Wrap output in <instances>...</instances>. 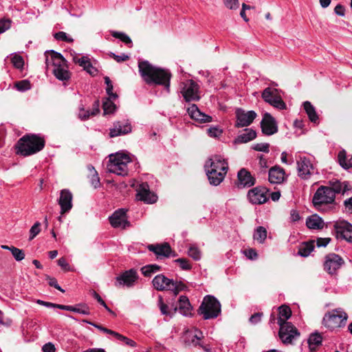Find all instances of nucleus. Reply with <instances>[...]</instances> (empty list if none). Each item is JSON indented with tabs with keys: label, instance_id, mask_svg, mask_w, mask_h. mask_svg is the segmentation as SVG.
<instances>
[{
	"label": "nucleus",
	"instance_id": "f3484780",
	"mask_svg": "<svg viewBox=\"0 0 352 352\" xmlns=\"http://www.w3.org/2000/svg\"><path fill=\"white\" fill-rule=\"evenodd\" d=\"M138 278L137 271L134 269L126 270L116 277V286L133 287Z\"/></svg>",
	"mask_w": 352,
	"mask_h": 352
},
{
	"label": "nucleus",
	"instance_id": "20e7f679",
	"mask_svg": "<svg viewBox=\"0 0 352 352\" xmlns=\"http://www.w3.org/2000/svg\"><path fill=\"white\" fill-rule=\"evenodd\" d=\"M334 192L331 187L321 186L314 193L312 202L319 211L326 210V206L335 201Z\"/></svg>",
	"mask_w": 352,
	"mask_h": 352
},
{
	"label": "nucleus",
	"instance_id": "0e129e2a",
	"mask_svg": "<svg viewBox=\"0 0 352 352\" xmlns=\"http://www.w3.org/2000/svg\"><path fill=\"white\" fill-rule=\"evenodd\" d=\"M109 56L114 58L118 63H121L127 60L129 58L128 55L122 54L121 55H116V54L111 52Z\"/></svg>",
	"mask_w": 352,
	"mask_h": 352
},
{
	"label": "nucleus",
	"instance_id": "de8ad7c7",
	"mask_svg": "<svg viewBox=\"0 0 352 352\" xmlns=\"http://www.w3.org/2000/svg\"><path fill=\"white\" fill-rule=\"evenodd\" d=\"M66 65L67 60L60 53L57 52L55 54V58L54 59V66L52 69H56V67H61Z\"/></svg>",
	"mask_w": 352,
	"mask_h": 352
},
{
	"label": "nucleus",
	"instance_id": "72a5a7b5",
	"mask_svg": "<svg viewBox=\"0 0 352 352\" xmlns=\"http://www.w3.org/2000/svg\"><path fill=\"white\" fill-rule=\"evenodd\" d=\"M303 107L309 120L314 124L318 123V116L314 107L311 104V102L309 101L305 102L303 103Z\"/></svg>",
	"mask_w": 352,
	"mask_h": 352
},
{
	"label": "nucleus",
	"instance_id": "f704fd0d",
	"mask_svg": "<svg viewBox=\"0 0 352 352\" xmlns=\"http://www.w3.org/2000/svg\"><path fill=\"white\" fill-rule=\"evenodd\" d=\"M314 243L315 241L314 240L302 243L299 246L298 254L301 256H308L314 249Z\"/></svg>",
	"mask_w": 352,
	"mask_h": 352
},
{
	"label": "nucleus",
	"instance_id": "79ce46f5",
	"mask_svg": "<svg viewBox=\"0 0 352 352\" xmlns=\"http://www.w3.org/2000/svg\"><path fill=\"white\" fill-rule=\"evenodd\" d=\"M338 160L340 166L345 169L352 168V157L346 160L344 153H340L338 155Z\"/></svg>",
	"mask_w": 352,
	"mask_h": 352
},
{
	"label": "nucleus",
	"instance_id": "a19ab883",
	"mask_svg": "<svg viewBox=\"0 0 352 352\" xmlns=\"http://www.w3.org/2000/svg\"><path fill=\"white\" fill-rule=\"evenodd\" d=\"M77 63L80 66L82 67L87 72L91 74V69H93V67L89 58L87 56H82L81 58H78Z\"/></svg>",
	"mask_w": 352,
	"mask_h": 352
},
{
	"label": "nucleus",
	"instance_id": "c756f323",
	"mask_svg": "<svg viewBox=\"0 0 352 352\" xmlns=\"http://www.w3.org/2000/svg\"><path fill=\"white\" fill-rule=\"evenodd\" d=\"M178 309L179 312L185 316H188L191 314V305L188 298L186 296H181L178 301Z\"/></svg>",
	"mask_w": 352,
	"mask_h": 352
},
{
	"label": "nucleus",
	"instance_id": "ea45409f",
	"mask_svg": "<svg viewBox=\"0 0 352 352\" xmlns=\"http://www.w3.org/2000/svg\"><path fill=\"white\" fill-rule=\"evenodd\" d=\"M331 190L334 192V196L336 197V194L342 193L344 194L347 190V186L345 184L340 182V181H336L333 184V186L331 187Z\"/></svg>",
	"mask_w": 352,
	"mask_h": 352
},
{
	"label": "nucleus",
	"instance_id": "2f4dec72",
	"mask_svg": "<svg viewBox=\"0 0 352 352\" xmlns=\"http://www.w3.org/2000/svg\"><path fill=\"white\" fill-rule=\"evenodd\" d=\"M291 309L287 305H281L278 307V324L289 323L287 320L291 317Z\"/></svg>",
	"mask_w": 352,
	"mask_h": 352
},
{
	"label": "nucleus",
	"instance_id": "680f3d73",
	"mask_svg": "<svg viewBox=\"0 0 352 352\" xmlns=\"http://www.w3.org/2000/svg\"><path fill=\"white\" fill-rule=\"evenodd\" d=\"M91 116V111L89 110H85L83 107L80 108L79 113H78V118L81 120H88L90 116Z\"/></svg>",
	"mask_w": 352,
	"mask_h": 352
},
{
	"label": "nucleus",
	"instance_id": "393cba45",
	"mask_svg": "<svg viewBox=\"0 0 352 352\" xmlns=\"http://www.w3.org/2000/svg\"><path fill=\"white\" fill-rule=\"evenodd\" d=\"M187 112L191 119L199 123H207L212 121L211 116L201 112L195 104L187 108Z\"/></svg>",
	"mask_w": 352,
	"mask_h": 352
},
{
	"label": "nucleus",
	"instance_id": "aec40b11",
	"mask_svg": "<svg viewBox=\"0 0 352 352\" xmlns=\"http://www.w3.org/2000/svg\"><path fill=\"white\" fill-rule=\"evenodd\" d=\"M205 170L215 169L217 172H225L226 174L228 170V164L225 159L221 155H214L208 159L205 164Z\"/></svg>",
	"mask_w": 352,
	"mask_h": 352
},
{
	"label": "nucleus",
	"instance_id": "37998d69",
	"mask_svg": "<svg viewBox=\"0 0 352 352\" xmlns=\"http://www.w3.org/2000/svg\"><path fill=\"white\" fill-rule=\"evenodd\" d=\"M57 52L54 50L47 51L45 53V65L47 69H50L51 67L54 66V59L55 58V54Z\"/></svg>",
	"mask_w": 352,
	"mask_h": 352
},
{
	"label": "nucleus",
	"instance_id": "4468645a",
	"mask_svg": "<svg viewBox=\"0 0 352 352\" xmlns=\"http://www.w3.org/2000/svg\"><path fill=\"white\" fill-rule=\"evenodd\" d=\"M297 170L298 175L302 179H308L314 173V167L306 157H300L297 160Z\"/></svg>",
	"mask_w": 352,
	"mask_h": 352
},
{
	"label": "nucleus",
	"instance_id": "69168bd1",
	"mask_svg": "<svg viewBox=\"0 0 352 352\" xmlns=\"http://www.w3.org/2000/svg\"><path fill=\"white\" fill-rule=\"evenodd\" d=\"M47 280H48V284L51 287H54V288L57 289L58 290L60 291L61 292H65V290L63 289L58 284V282L55 278H51L50 276L47 277Z\"/></svg>",
	"mask_w": 352,
	"mask_h": 352
},
{
	"label": "nucleus",
	"instance_id": "6ab92c4d",
	"mask_svg": "<svg viewBox=\"0 0 352 352\" xmlns=\"http://www.w3.org/2000/svg\"><path fill=\"white\" fill-rule=\"evenodd\" d=\"M263 133L272 135L278 132V125L276 120L269 113H265L261 122Z\"/></svg>",
	"mask_w": 352,
	"mask_h": 352
},
{
	"label": "nucleus",
	"instance_id": "e2e57ef3",
	"mask_svg": "<svg viewBox=\"0 0 352 352\" xmlns=\"http://www.w3.org/2000/svg\"><path fill=\"white\" fill-rule=\"evenodd\" d=\"M11 21L9 19L0 20V34L3 33L10 28Z\"/></svg>",
	"mask_w": 352,
	"mask_h": 352
},
{
	"label": "nucleus",
	"instance_id": "0eeeda50",
	"mask_svg": "<svg viewBox=\"0 0 352 352\" xmlns=\"http://www.w3.org/2000/svg\"><path fill=\"white\" fill-rule=\"evenodd\" d=\"M280 91L276 88L267 87L262 93V98L265 102L280 110L286 109V104L280 94Z\"/></svg>",
	"mask_w": 352,
	"mask_h": 352
},
{
	"label": "nucleus",
	"instance_id": "58836bf2",
	"mask_svg": "<svg viewBox=\"0 0 352 352\" xmlns=\"http://www.w3.org/2000/svg\"><path fill=\"white\" fill-rule=\"evenodd\" d=\"M57 308L62 309V310H67V311L76 312V313L81 314L83 315H89V311L87 308V309H80V308H77L76 307H73V306H70V305H60L59 306H57Z\"/></svg>",
	"mask_w": 352,
	"mask_h": 352
},
{
	"label": "nucleus",
	"instance_id": "423d86ee",
	"mask_svg": "<svg viewBox=\"0 0 352 352\" xmlns=\"http://www.w3.org/2000/svg\"><path fill=\"white\" fill-rule=\"evenodd\" d=\"M198 312L205 320L216 318L221 313V304L214 296L208 295L204 298Z\"/></svg>",
	"mask_w": 352,
	"mask_h": 352
},
{
	"label": "nucleus",
	"instance_id": "e433bc0d",
	"mask_svg": "<svg viewBox=\"0 0 352 352\" xmlns=\"http://www.w3.org/2000/svg\"><path fill=\"white\" fill-rule=\"evenodd\" d=\"M267 237V230L263 226H258L254 234V239L260 243H263Z\"/></svg>",
	"mask_w": 352,
	"mask_h": 352
},
{
	"label": "nucleus",
	"instance_id": "bf43d9fd",
	"mask_svg": "<svg viewBox=\"0 0 352 352\" xmlns=\"http://www.w3.org/2000/svg\"><path fill=\"white\" fill-rule=\"evenodd\" d=\"M84 322L93 325L94 327H95L96 328H97L98 329H99L100 331H102L104 333L112 335L113 336H114V333H116V331H112L111 329H107L106 327H102V326H101L100 324H96V323H94V322H88L86 320H85Z\"/></svg>",
	"mask_w": 352,
	"mask_h": 352
},
{
	"label": "nucleus",
	"instance_id": "4c0bfd02",
	"mask_svg": "<svg viewBox=\"0 0 352 352\" xmlns=\"http://www.w3.org/2000/svg\"><path fill=\"white\" fill-rule=\"evenodd\" d=\"M111 99L112 98L109 97L107 98H105L104 100L103 101L102 108L104 111V114L112 113L115 111L116 107V104L111 100Z\"/></svg>",
	"mask_w": 352,
	"mask_h": 352
},
{
	"label": "nucleus",
	"instance_id": "7c9ffc66",
	"mask_svg": "<svg viewBox=\"0 0 352 352\" xmlns=\"http://www.w3.org/2000/svg\"><path fill=\"white\" fill-rule=\"evenodd\" d=\"M256 136V133L252 129H245L244 133L238 135L235 139V143L242 144L254 140Z\"/></svg>",
	"mask_w": 352,
	"mask_h": 352
},
{
	"label": "nucleus",
	"instance_id": "9b49d317",
	"mask_svg": "<svg viewBox=\"0 0 352 352\" xmlns=\"http://www.w3.org/2000/svg\"><path fill=\"white\" fill-rule=\"evenodd\" d=\"M278 325L280 326L278 335L284 344H291L293 340L300 336L298 330L291 322Z\"/></svg>",
	"mask_w": 352,
	"mask_h": 352
},
{
	"label": "nucleus",
	"instance_id": "bb28decb",
	"mask_svg": "<svg viewBox=\"0 0 352 352\" xmlns=\"http://www.w3.org/2000/svg\"><path fill=\"white\" fill-rule=\"evenodd\" d=\"M285 170L279 166H274L269 170L268 179L271 184H279L285 180Z\"/></svg>",
	"mask_w": 352,
	"mask_h": 352
},
{
	"label": "nucleus",
	"instance_id": "412c9836",
	"mask_svg": "<svg viewBox=\"0 0 352 352\" xmlns=\"http://www.w3.org/2000/svg\"><path fill=\"white\" fill-rule=\"evenodd\" d=\"M203 333L197 329L187 330L185 331L183 339L185 344L190 347L201 346V340L203 338Z\"/></svg>",
	"mask_w": 352,
	"mask_h": 352
},
{
	"label": "nucleus",
	"instance_id": "5fc2aeb1",
	"mask_svg": "<svg viewBox=\"0 0 352 352\" xmlns=\"http://www.w3.org/2000/svg\"><path fill=\"white\" fill-rule=\"evenodd\" d=\"M224 6L230 10H236L239 8V0H223Z\"/></svg>",
	"mask_w": 352,
	"mask_h": 352
},
{
	"label": "nucleus",
	"instance_id": "864d4df0",
	"mask_svg": "<svg viewBox=\"0 0 352 352\" xmlns=\"http://www.w3.org/2000/svg\"><path fill=\"white\" fill-rule=\"evenodd\" d=\"M54 38L56 39V40H58V41H65V42H67V43H72L73 42V38H72L71 37H69L65 32H56L55 34H54Z\"/></svg>",
	"mask_w": 352,
	"mask_h": 352
},
{
	"label": "nucleus",
	"instance_id": "a878e982",
	"mask_svg": "<svg viewBox=\"0 0 352 352\" xmlns=\"http://www.w3.org/2000/svg\"><path fill=\"white\" fill-rule=\"evenodd\" d=\"M148 249L153 252L157 258L160 257H166L168 258L171 255L173 256H175L176 255L175 254H173V251L171 250V248L170 245L167 243H164L162 244H156V245H149L148 246Z\"/></svg>",
	"mask_w": 352,
	"mask_h": 352
},
{
	"label": "nucleus",
	"instance_id": "49530a36",
	"mask_svg": "<svg viewBox=\"0 0 352 352\" xmlns=\"http://www.w3.org/2000/svg\"><path fill=\"white\" fill-rule=\"evenodd\" d=\"M104 82L107 85L106 91L109 97L113 99L117 98L118 95L115 93H113V87L110 78L108 76L104 77Z\"/></svg>",
	"mask_w": 352,
	"mask_h": 352
},
{
	"label": "nucleus",
	"instance_id": "9d476101",
	"mask_svg": "<svg viewBox=\"0 0 352 352\" xmlns=\"http://www.w3.org/2000/svg\"><path fill=\"white\" fill-rule=\"evenodd\" d=\"M131 122L128 119L115 121L109 129L110 138L126 135L132 132Z\"/></svg>",
	"mask_w": 352,
	"mask_h": 352
},
{
	"label": "nucleus",
	"instance_id": "a211bd4d",
	"mask_svg": "<svg viewBox=\"0 0 352 352\" xmlns=\"http://www.w3.org/2000/svg\"><path fill=\"white\" fill-rule=\"evenodd\" d=\"M334 228L338 238L352 243V224L346 221H340L335 223Z\"/></svg>",
	"mask_w": 352,
	"mask_h": 352
},
{
	"label": "nucleus",
	"instance_id": "052dcab7",
	"mask_svg": "<svg viewBox=\"0 0 352 352\" xmlns=\"http://www.w3.org/2000/svg\"><path fill=\"white\" fill-rule=\"evenodd\" d=\"M208 134L210 137L212 138H218L219 137L222 133V130L220 129L219 127H210L207 130Z\"/></svg>",
	"mask_w": 352,
	"mask_h": 352
},
{
	"label": "nucleus",
	"instance_id": "b1692460",
	"mask_svg": "<svg viewBox=\"0 0 352 352\" xmlns=\"http://www.w3.org/2000/svg\"><path fill=\"white\" fill-rule=\"evenodd\" d=\"M72 199L73 195L69 190L63 189L60 191V197L58 199V204L60 206L61 214H63L71 210L73 206Z\"/></svg>",
	"mask_w": 352,
	"mask_h": 352
},
{
	"label": "nucleus",
	"instance_id": "cd10ccee",
	"mask_svg": "<svg viewBox=\"0 0 352 352\" xmlns=\"http://www.w3.org/2000/svg\"><path fill=\"white\" fill-rule=\"evenodd\" d=\"M205 170L210 184L213 186L219 185L226 175L225 172H217L215 169H207Z\"/></svg>",
	"mask_w": 352,
	"mask_h": 352
},
{
	"label": "nucleus",
	"instance_id": "4be33fe9",
	"mask_svg": "<svg viewBox=\"0 0 352 352\" xmlns=\"http://www.w3.org/2000/svg\"><path fill=\"white\" fill-rule=\"evenodd\" d=\"M111 225L115 228H126L130 226V222L126 219V210L119 209L113 212L109 217Z\"/></svg>",
	"mask_w": 352,
	"mask_h": 352
},
{
	"label": "nucleus",
	"instance_id": "f03ea898",
	"mask_svg": "<svg viewBox=\"0 0 352 352\" xmlns=\"http://www.w3.org/2000/svg\"><path fill=\"white\" fill-rule=\"evenodd\" d=\"M45 146V140L36 135H26L19 140L16 145V153L29 156L41 151Z\"/></svg>",
	"mask_w": 352,
	"mask_h": 352
},
{
	"label": "nucleus",
	"instance_id": "3c124183",
	"mask_svg": "<svg viewBox=\"0 0 352 352\" xmlns=\"http://www.w3.org/2000/svg\"><path fill=\"white\" fill-rule=\"evenodd\" d=\"M114 336L116 338V339L124 342L126 345H129L132 347H135L136 346V343L135 341H133V340H131V339H129L117 332L116 333H114Z\"/></svg>",
	"mask_w": 352,
	"mask_h": 352
},
{
	"label": "nucleus",
	"instance_id": "c85d7f7f",
	"mask_svg": "<svg viewBox=\"0 0 352 352\" xmlns=\"http://www.w3.org/2000/svg\"><path fill=\"white\" fill-rule=\"evenodd\" d=\"M324 221L318 214H312L306 220V225L309 229L321 230L324 227Z\"/></svg>",
	"mask_w": 352,
	"mask_h": 352
},
{
	"label": "nucleus",
	"instance_id": "6e6552de",
	"mask_svg": "<svg viewBox=\"0 0 352 352\" xmlns=\"http://www.w3.org/2000/svg\"><path fill=\"white\" fill-rule=\"evenodd\" d=\"M347 314L341 309H337L326 314L324 322L329 328L344 326L347 320Z\"/></svg>",
	"mask_w": 352,
	"mask_h": 352
},
{
	"label": "nucleus",
	"instance_id": "7ed1b4c3",
	"mask_svg": "<svg viewBox=\"0 0 352 352\" xmlns=\"http://www.w3.org/2000/svg\"><path fill=\"white\" fill-rule=\"evenodd\" d=\"M129 155L117 153L109 155V161L107 164V169L109 173H115L120 176L128 175V164L131 162Z\"/></svg>",
	"mask_w": 352,
	"mask_h": 352
},
{
	"label": "nucleus",
	"instance_id": "dca6fc26",
	"mask_svg": "<svg viewBox=\"0 0 352 352\" xmlns=\"http://www.w3.org/2000/svg\"><path fill=\"white\" fill-rule=\"evenodd\" d=\"M137 199L146 204H153L157 201V197L150 190L149 186L146 182L140 184L136 188Z\"/></svg>",
	"mask_w": 352,
	"mask_h": 352
},
{
	"label": "nucleus",
	"instance_id": "4d7b16f0",
	"mask_svg": "<svg viewBox=\"0 0 352 352\" xmlns=\"http://www.w3.org/2000/svg\"><path fill=\"white\" fill-rule=\"evenodd\" d=\"M12 63L13 65L17 69H21L24 65V60L22 56L19 55H14L12 58Z\"/></svg>",
	"mask_w": 352,
	"mask_h": 352
},
{
	"label": "nucleus",
	"instance_id": "39448f33",
	"mask_svg": "<svg viewBox=\"0 0 352 352\" xmlns=\"http://www.w3.org/2000/svg\"><path fill=\"white\" fill-rule=\"evenodd\" d=\"M152 283L155 289L158 291H172L175 296L186 288V286L182 281H174L163 274L155 276Z\"/></svg>",
	"mask_w": 352,
	"mask_h": 352
},
{
	"label": "nucleus",
	"instance_id": "603ef678",
	"mask_svg": "<svg viewBox=\"0 0 352 352\" xmlns=\"http://www.w3.org/2000/svg\"><path fill=\"white\" fill-rule=\"evenodd\" d=\"M41 223L36 222L30 228V240H32L37 234L41 232L40 229Z\"/></svg>",
	"mask_w": 352,
	"mask_h": 352
},
{
	"label": "nucleus",
	"instance_id": "8fccbe9b",
	"mask_svg": "<svg viewBox=\"0 0 352 352\" xmlns=\"http://www.w3.org/2000/svg\"><path fill=\"white\" fill-rule=\"evenodd\" d=\"M11 252L16 261H21L25 258V253L23 250L12 247V248H11Z\"/></svg>",
	"mask_w": 352,
	"mask_h": 352
},
{
	"label": "nucleus",
	"instance_id": "f257e3e1",
	"mask_svg": "<svg viewBox=\"0 0 352 352\" xmlns=\"http://www.w3.org/2000/svg\"><path fill=\"white\" fill-rule=\"evenodd\" d=\"M138 67L146 84L163 85L168 92L170 91L171 74L168 70L155 67L146 60L139 62Z\"/></svg>",
	"mask_w": 352,
	"mask_h": 352
},
{
	"label": "nucleus",
	"instance_id": "2eb2a0df",
	"mask_svg": "<svg viewBox=\"0 0 352 352\" xmlns=\"http://www.w3.org/2000/svg\"><path fill=\"white\" fill-rule=\"evenodd\" d=\"M235 114L236 119L235 126L238 128L250 125L257 116L254 111H245L242 109H237Z\"/></svg>",
	"mask_w": 352,
	"mask_h": 352
},
{
	"label": "nucleus",
	"instance_id": "473e14b6",
	"mask_svg": "<svg viewBox=\"0 0 352 352\" xmlns=\"http://www.w3.org/2000/svg\"><path fill=\"white\" fill-rule=\"evenodd\" d=\"M322 335L319 333H313L308 339V345L311 352H314L316 349L322 344Z\"/></svg>",
	"mask_w": 352,
	"mask_h": 352
},
{
	"label": "nucleus",
	"instance_id": "c9c22d12",
	"mask_svg": "<svg viewBox=\"0 0 352 352\" xmlns=\"http://www.w3.org/2000/svg\"><path fill=\"white\" fill-rule=\"evenodd\" d=\"M52 73L59 80H67L70 78V73L67 69V65L63 66L61 67H56L52 69Z\"/></svg>",
	"mask_w": 352,
	"mask_h": 352
},
{
	"label": "nucleus",
	"instance_id": "ddd939ff",
	"mask_svg": "<svg viewBox=\"0 0 352 352\" xmlns=\"http://www.w3.org/2000/svg\"><path fill=\"white\" fill-rule=\"evenodd\" d=\"M344 263L342 258L335 253H331L325 256L324 269L329 274H333Z\"/></svg>",
	"mask_w": 352,
	"mask_h": 352
},
{
	"label": "nucleus",
	"instance_id": "5701e85b",
	"mask_svg": "<svg viewBox=\"0 0 352 352\" xmlns=\"http://www.w3.org/2000/svg\"><path fill=\"white\" fill-rule=\"evenodd\" d=\"M256 179L246 168H241L237 173L236 185L239 188H249L254 186Z\"/></svg>",
	"mask_w": 352,
	"mask_h": 352
},
{
	"label": "nucleus",
	"instance_id": "09e8293b",
	"mask_svg": "<svg viewBox=\"0 0 352 352\" xmlns=\"http://www.w3.org/2000/svg\"><path fill=\"white\" fill-rule=\"evenodd\" d=\"M111 35L116 38H119L126 44H131L132 41L126 34L120 32H112Z\"/></svg>",
	"mask_w": 352,
	"mask_h": 352
},
{
	"label": "nucleus",
	"instance_id": "f8f14e48",
	"mask_svg": "<svg viewBox=\"0 0 352 352\" xmlns=\"http://www.w3.org/2000/svg\"><path fill=\"white\" fill-rule=\"evenodd\" d=\"M268 190L263 186H256L250 189L247 194L249 201L252 204H263L268 200Z\"/></svg>",
	"mask_w": 352,
	"mask_h": 352
},
{
	"label": "nucleus",
	"instance_id": "13d9d810",
	"mask_svg": "<svg viewBox=\"0 0 352 352\" xmlns=\"http://www.w3.org/2000/svg\"><path fill=\"white\" fill-rule=\"evenodd\" d=\"M175 262L179 264L180 267L184 270L191 269V265L186 258H180L175 260Z\"/></svg>",
	"mask_w": 352,
	"mask_h": 352
},
{
	"label": "nucleus",
	"instance_id": "c03bdc74",
	"mask_svg": "<svg viewBox=\"0 0 352 352\" xmlns=\"http://www.w3.org/2000/svg\"><path fill=\"white\" fill-rule=\"evenodd\" d=\"M188 254L195 261H198L201 258V251L197 246L194 245H192L189 247Z\"/></svg>",
	"mask_w": 352,
	"mask_h": 352
},
{
	"label": "nucleus",
	"instance_id": "338daca9",
	"mask_svg": "<svg viewBox=\"0 0 352 352\" xmlns=\"http://www.w3.org/2000/svg\"><path fill=\"white\" fill-rule=\"evenodd\" d=\"M331 241V238H318L316 240V245L318 248L326 247Z\"/></svg>",
	"mask_w": 352,
	"mask_h": 352
},
{
	"label": "nucleus",
	"instance_id": "1a4fd4ad",
	"mask_svg": "<svg viewBox=\"0 0 352 352\" xmlns=\"http://www.w3.org/2000/svg\"><path fill=\"white\" fill-rule=\"evenodd\" d=\"M181 93L186 102L198 101L201 98L199 85L192 80L182 82Z\"/></svg>",
	"mask_w": 352,
	"mask_h": 352
},
{
	"label": "nucleus",
	"instance_id": "6e6d98bb",
	"mask_svg": "<svg viewBox=\"0 0 352 352\" xmlns=\"http://www.w3.org/2000/svg\"><path fill=\"white\" fill-rule=\"evenodd\" d=\"M270 144L268 143H257L252 146V148L257 151H262L264 153H269Z\"/></svg>",
	"mask_w": 352,
	"mask_h": 352
},
{
	"label": "nucleus",
	"instance_id": "a18cd8bd",
	"mask_svg": "<svg viewBox=\"0 0 352 352\" xmlns=\"http://www.w3.org/2000/svg\"><path fill=\"white\" fill-rule=\"evenodd\" d=\"M14 87L18 91H25L30 89L31 85H30V82L29 80H20V81L16 82L14 84Z\"/></svg>",
	"mask_w": 352,
	"mask_h": 352
},
{
	"label": "nucleus",
	"instance_id": "774afa93",
	"mask_svg": "<svg viewBox=\"0 0 352 352\" xmlns=\"http://www.w3.org/2000/svg\"><path fill=\"white\" fill-rule=\"evenodd\" d=\"M42 350L43 352H55V346L51 342L47 343L43 345Z\"/></svg>",
	"mask_w": 352,
	"mask_h": 352
}]
</instances>
